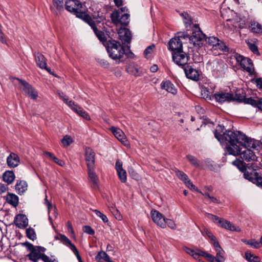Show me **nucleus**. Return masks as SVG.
Returning a JSON list of instances; mask_svg holds the SVG:
<instances>
[{
    "label": "nucleus",
    "mask_w": 262,
    "mask_h": 262,
    "mask_svg": "<svg viewBox=\"0 0 262 262\" xmlns=\"http://www.w3.org/2000/svg\"><path fill=\"white\" fill-rule=\"evenodd\" d=\"M119 38L122 41V44L114 39H111L108 40L105 45V47L109 57L115 60H118V63L120 62V59L125 54V45L126 43L129 44L132 39V34L130 30L126 28H120L118 30Z\"/></svg>",
    "instance_id": "1"
},
{
    "label": "nucleus",
    "mask_w": 262,
    "mask_h": 262,
    "mask_svg": "<svg viewBox=\"0 0 262 262\" xmlns=\"http://www.w3.org/2000/svg\"><path fill=\"white\" fill-rule=\"evenodd\" d=\"M227 137L233 142V146H226V151L229 155L238 156L241 151V147L252 148L258 150L257 147L262 144L259 141L248 138L240 131L229 132Z\"/></svg>",
    "instance_id": "2"
},
{
    "label": "nucleus",
    "mask_w": 262,
    "mask_h": 262,
    "mask_svg": "<svg viewBox=\"0 0 262 262\" xmlns=\"http://www.w3.org/2000/svg\"><path fill=\"white\" fill-rule=\"evenodd\" d=\"M232 164L243 173L245 179L254 184L256 185L259 179L262 178L257 172L258 166L255 163L246 164L243 161L236 159L232 162Z\"/></svg>",
    "instance_id": "3"
},
{
    "label": "nucleus",
    "mask_w": 262,
    "mask_h": 262,
    "mask_svg": "<svg viewBox=\"0 0 262 262\" xmlns=\"http://www.w3.org/2000/svg\"><path fill=\"white\" fill-rule=\"evenodd\" d=\"M168 49L172 51V60L179 66L187 63L188 57L183 51V43L179 38H171L168 43Z\"/></svg>",
    "instance_id": "4"
},
{
    "label": "nucleus",
    "mask_w": 262,
    "mask_h": 262,
    "mask_svg": "<svg viewBox=\"0 0 262 262\" xmlns=\"http://www.w3.org/2000/svg\"><path fill=\"white\" fill-rule=\"evenodd\" d=\"M66 9L67 11L73 13L77 17L84 21L89 20L90 15L80 10L82 8L81 2L77 0H67L65 3Z\"/></svg>",
    "instance_id": "5"
},
{
    "label": "nucleus",
    "mask_w": 262,
    "mask_h": 262,
    "mask_svg": "<svg viewBox=\"0 0 262 262\" xmlns=\"http://www.w3.org/2000/svg\"><path fill=\"white\" fill-rule=\"evenodd\" d=\"M126 7H122L119 10L114 11L111 15L112 22L117 25L119 24L127 26L129 23V14L125 13Z\"/></svg>",
    "instance_id": "6"
},
{
    "label": "nucleus",
    "mask_w": 262,
    "mask_h": 262,
    "mask_svg": "<svg viewBox=\"0 0 262 262\" xmlns=\"http://www.w3.org/2000/svg\"><path fill=\"white\" fill-rule=\"evenodd\" d=\"M229 132H233L229 129H225L224 126L222 125H218L216 129L214 132V134L215 138L217 139L221 143L227 142L226 146H233V142L232 140H230L229 137H227Z\"/></svg>",
    "instance_id": "7"
},
{
    "label": "nucleus",
    "mask_w": 262,
    "mask_h": 262,
    "mask_svg": "<svg viewBox=\"0 0 262 262\" xmlns=\"http://www.w3.org/2000/svg\"><path fill=\"white\" fill-rule=\"evenodd\" d=\"M206 35L203 33L201 30L193 31L192 35L189 37L190 43H192L194 47L201 48L203 46Z\"/></svg>",
    "instance_id": "8"
},
{
    "label": "nucleus",
    "mask_w": 262,
    "mask_h": 262,
    "mask_svg": "<svg viewBox=\"0 0 262 262\" xmlns=\"http://www.w3.org/2000/svg\"><path fill=\"white\" fill-rule=\"evenodd\" d=\"M17 79L19 82V83L23 86L21 88L22 90L27 94L31 99L36 100L38 97V93L32 85L24 80L19 78H17Z\"/></svg>",
    "instance_id": "9"
},
{
    "label": "nucleus",
    "mask_w": 262,
    "mask_h": 262,
    "mask_svg": "<svg viewBox=\"0 0 262 262\" xmlns=\"http://www.w3.org/2000/svg\"><path fill=\"white\" fill-rule=\"evenodd\" d=\"M184 71L186 76L187 78L194 81H198L200 79V75L198 71L193 68L191 66H189L186 63L184 66H181Z\"/></svg>",
    "instance_id": "10"
},
{
    "label": "nucleus",
    "mask_w": 262,
    "mask_h": 262,
    "mask_svg": "<svg viewBox=\"0 0 262 262\" xmlns=\"http://www.w3.org/2000/svg\"><path fill=\"white\" fill-rule=\"evenodd\" d=\"M85 22L89 24L90 26H91L96 36L98 37L99 40L101 41L105 46L106 42L108 41H107L106 36L102 31L99 30L97 29L95 23L92 21L91 16H90V19H89V20H86Z\"/></svg>",
    "instance_id": "11"
},
{
    "label": "nucleus",
    "mask_w": 262,
    "mask_h": 262,
    "mask_svg": "<svg viewBox=\"0 0 262 262\" xmlns=\"http://www.w3.org/2000/svg\"><path fill=\"white\" fill-rule=\"evenodd\" d=\"M152 221L158 226L162 228H165V218L163 214L156 210H151L150 212Z\"/></svg>",
    "instance_id": "12"
},
{
    "label": "nucleus",
    "mask_w": 262,
    "mask_h": 262,
    "mask_svg": "<svg viewBox=\"0 0 262 262\" xmlns=\"http://www.w3.org/2000/svg\"><path fill=\"white\" fill-rule=\"evenodd\" d=\"M85 160L88 168L95 167V152L91 148L86 147L85 149Z\"/></svg>",
    "instance_id": "13"
},
{
    "label": "nucleus",
    "mask_w": 262,
    "mask_h": 262,
    "mask_svg": "<svg viewBox=\"0 0 262 262\" xmlns=\"http://www.w3.org/2000/svg\"><path fill=\"white\" fill-rule=\"evenodd\" d=\"M55 240H60L63 244L69 247L75 255L78 254L79 251L76 246L72 243L71 241L64 235L59 234L54 237Z\"/></svg>",
    "instance_id": "14"
},
{
    "label": "nucleus",
    "mask_w": 262,
    "mask_h": 262,
    "mask_svg": "<svg viewBox=\"0 0 262 262\" xmlns=\"http://www.w3.org/2000/svg\"><path fill=\"white\" fill-rule=\"evenodd\" d=\"M14 223L18 228L25 229L28 226L29 222L26 215L18 214L15 216Z\"/></svg>",
    "instance_id": "15"
},
{
    "label": "nucleus",
    "mask_w": 262,
    "mask_h": 262,
    "mask_svg": "<svg viewBox=\"0 0 262 262\" xmlns=\"http://www.w3.org/2000/svg\"><path fill=\"white\" fill-rule=\"evenodd\" d=\"M185 250L187 253L192 256L195 259H199V260L200 256L212 258L211 256L209 255V253H207L199 249L193 250L191 248L186 247Z\"/></svg>",
    "instance_id": "16"
},
{
    "label": "nucleus",
    "mask_w": 262,
    "mask_h": 262,
    "mask_svg": "<svg viewBox=\"0 0 262 262\" xmlns=\"http://www.w3.org/2000/svg\"><path fill=\"white\" fill-rule=\"evenodd\" d=\"M214 98L219 103L231 102L233 100V94L229 93H218L214 94Z\"/></svg>",
    "instance_id": "17"
},
{
    "label": "nucleus",
    "mask_w": 262,
    "mask_h": 262,
    "mask_svg": "<svg viewBox=\"0 0 262 262\" xmlns=\"http://www.w3.org/2000/svg\"><path fill=\"white\" fill-rule=\"evenodd\" d=\"M111 130L115 137L123 144L125 146H127L128 144L125 135L121 129L115 127H112Z\"/></svg>",
    "instance_id": "18"
},
{
    "label": "nucleus",
    "mask_w": 262,
    "mask_h": 262,
    "mask_svg": "<svg viewBox=\"0 0 262 262\" xmlns=\"http://www.w3.org/2000/svg\"><path fill=\"white\" fill-rule=\"evenodd\" d=\"M6 162L9 167L15 168L19 165L20 158L16 154L11 152L7 158Z\"/></svg>",
    "instance_id": "19"
},
{
    "label": "nucleus",
    "mask_w": 262,
    "mask_h": 262,
    "mask_svg": "<svg viewBox=\"0 0 262 262\" xmlns=\"http://www.w3.org/2000/svg\"><path fill=\"white\" fill-rule=\"evenodd\" d=\"M116 169L117 171L119 178L122 183H125L126 181V172L122 168V163L118 160L116 162Z\"/></svg>",
    "instance_id": "20"
},
{
    "label": "nucleus",
    "mask_w": 262,
    "mask_h": 262,
    "mask_svg": "<svg viewBox=\"0 0 262 262\" xmlns=\"http://www.w3.org/2000/svg\"><path fill=\"white\" fill-rule=\"evenodd\" d=\"M15 189L16 192L19 195H23L27 190L28 184L26 181L24 180H17L15 185Z\"/></svg>",
    "instance_id": "21"
},
{
    "label": "nucleus",
    "mask_w": 262,
    "mask_h": 262,
    "mask_svg": "<svg viewBox=\"0 0 262 262\" xmlns=\"http://www.w3.org/2000/svg\"><path fill=\"white\" fill-rule=\"evenodd\" d=\"M216 252V254L215 257L213 256L212 255L209 254L211 256L212 258H209L208 257H204V258H206V259L210 262H224L225 261L224 258V253L225 252L223 249H221L220 250L216 249L215 250Z\"/></svg>",
    "instance_id": "22"
},
{
    "label": "nucleus",
    "mask_w": 262,
    "mask_h": 262,
    "mask_svg": "<svg viewBox=\"0 0 262 262\" xmlns=\"http://www.w3.org/2000/svg\"><path fill=\"white\" fill-rule=\"evenodd\" d=\"M241 158L247 162L255 161L257 159V157L254 152L250 149H247L243 152H240Z\"/></svg>",
    "instance_id": "23"
},
{
    "label": "nucleus",
    "mask_w": 262,
    "mask_h": 262,
    "mask_svg": "<svg viewBox=\"0 0 262 262\" xmlns=\"http://www.w3.org/2000/svg\"><path fill=\"white\" fill-rule=\"evenodd\" d=\"M161 87L162 89L166 90L168 92L173 95L177 93V89L176 88L173 84L169 80L162 82L161 84Z\"/></svg>",
    "instance_id": "24"
},
{
    "label": "nucleus",
    "mask_w": 262,
    "mask_h": 262,
    "mask_svg": "<svg viewBox=\"0 0 262 262\" xmlns=\"http://www.w3.org/2000/svg\"><path fill=\"white\" fill-rule=\"evenodd\" d=\"M51 9L56 15H58L63 10V0H53V6L51 7Z\"/></svg>",
    "instance_id": "25"
},
{
    "label": "nucleus",
    "mask_w": 262,
    "mask_h": 262,
    "mask_svg": "<svg viewBox=\"0 0 262 262\" xmlns=\"http://www.w3.org/2000/svg\"><path fill=\"white\" fill-rule=\"evenodd\" d=\"M88 171L89 178L93 183V187H97L98 184L99 179L95 172V167L88 168Z\"/></svg>",
    "instance_id": "26"
},
{
    "label": "nucleus",
    "mask_w": 262,
    "mask_h": 262,
    "mask_svg": "<svg viewBox=\"0 0 262 262\" xmlns=\"http://www.w3.org/2000/svg\"><path fill=\"white\" fill-rule=\"evenodd\" d=\"M2 178L3 181L9 185L14 182L15 176L13 170H7L3 173Z\"/></svg>",
    "instance_id": "27"
},
{
    "label": "nucleus",
    "mask_w": 262,
    "mask_h": 262,
    "mask_svg": "<svg viewBox=\"0 0 262 262\" xmlns=\"http://www.w3.org/2000/svg\"><path fill=\"white\" fill-rule=\"evenodd\" d=\"M35 61L37 65L41 69H43L46 68L47 62H46V58L41 53H37L35 55Z\"/></svg>",
    "instance_id": "28"
},
{
    "label": "nucleus",
    "mask_w": 262,
    "mask_h": 262,
    "mask_svg": "<svg viewBox=\"0 0 262 262\" xmlns=\"http://www.w3.org/2000/svg\"><path fill=\"white\" fill-rule=\"evenodd\" d=\"M41 255L42 254L40 253V251H38L37 249L35 248L27 255V257L30 260L33 262H37L40 259Z\"/></svg>",
    "instance_id": "29"
},
{
    "label": "nucleus",
    "mask_w": 262,
    "mask_h": 262,
    "mask_svg": "<svg viewBox=\"0 0 262 262\" xmlns=\"http://www.w3.org/2000/svg\"><path fill=\"white\" fill-rule=\"evenodd\" d=\"M126 70L127 73L136 77L140 76L141 75V72L139 71L137 66L134 63H130Z\"/></svg>",
    "instance_id": "30"
},
{
    "label": "nucleus",
    "mask_w": 262,
    "mask_h": 262,
    "mask_svg": "<svg viewBox=\"0 0 262 262\" xmlns=\"http://www.w3.org/2000/svg\"><path fill=\"white\" fill-rule=\"evenodd\" d=\"M218 225L223 228L227 229L230 231L236 230L235 226L233 225L230 222L222 218L219 221Z\"/></svg>",
    "instance_id": "31"
},
{
    "label": "nucleus",
    "mask_w": 262,
    "mask_h": 262,
    "mask_svg": "<svg viewBox=\"0 0 262 262\" xmlns=\"http://www.w3.org/2000/svg\"><path fill=\"white\" fill-rule=\"evenodd\" d=\"M7 201L9 204L16 207L18 205V197L14 193H9L7 196Z\"/></svg>",
    "instance_id": "32"
},
{
    "label": "nucleus",
    "mask_w": 262,
    "mask_h": 262,
    "mask_svg": "<svg viewBox=\"0 0 262 262\" xmlns=\"http://www.w3.org/2000/svg\"><path fill=\"white\" fill-rule=\"evenodd\" d=\"M211 66L213 74L216 76H220L222 69L221 64L217 61H214L211 63Z\"/></svg>",
    "instance_id": "33"
},
{
    "label": "nucleus",
    "mask_w": 262,
    "mask_h": 262,
    "mask_svg": "<svg viewBox=\"0 0 262 262\" xmlns=\"http://www.w3.org/2000/svg\"><path fill=\"white\" fill-rule=\"evenodd\" d=\"M249 28L253 33H260L262 32L261 25L255 21H251L250 22Z\"/></svg>",
    "instance_id": "34"
},
{
    "label": "nucleus",
    "mask_w": 262,
    "mask_h": 262,
    "mask_svg": "<svg viewBox=\"0 0 262 262\" xmlns=\"http://www.w3.org/2000/svg\"><path fill=\"white\" fill-rule=\"evenodd\" d=\"M73 111L86 120H90V117L88 113L79 105H77L76 107L74 108Z\"/></svg>",
    "instance_id": "35"
},
{
    "label": "nucleus",
    "mask_w": 262,
    "mask_h": 262,
    "mask_svg": "<svg viewBox=\"0 0 262 262\" xmlns=\"http://www.w3.org/2000/svg\"><path fill=\"white\" fill-rule=\"evenodd\" d=\"M95 259L98 262L101 261L102 259H103L104 261L107 262H110L111 260L110 256L106 254V253L102 251L98 253L97 255L95 256Z\"/></svg>",
    "instance_id": "36"
},
{
    "label": "nucleus",
    "mask_w": 262,
    "mask_h": 262,
    "mask_svg": "<svg viewBox=\"0 0 262 262\" xmlns=\"http://www.w3.org/2000/svg\"><path fill=\"white\" fill-rule=\"evenodd\" d=\"M241 67L247 72L251 74L254 71L253 64L252 60L250 59V61L247 62L245 61V62L242 63Z\"/></svg>",
    "instance_id": "37"
},
{
    "label": "nucleus",
    "mask_w": 262,
    "mask_h": 262,
    "mask_svg": "<svg viewBox=\"0 0 262 262\" xmlns=\"http://www.w3.org/2000/svg\"><path fill=\"white\" fill-rule=\"evenodd\" d=\"M219 40L218 38L214 36L209 37L208 38L206 37L205 38V41H206L207 43H208L209 46H212V48L214 49L218 42H219Z\"/></svg>",
    "instance_id": "38"
},
{
    "label": "nucleus",
    "mask_w": 262,
    "mask_h": 262,
    "mask_svg": "<svg viewBox=\"0 0 262 262\" xmlns=\"http://www.w3.org/2000/svg\"><path fill=\"white\" fill-rule=\"evenodd\" d=\"M245 258L249 262H259L260 261L258 256H254L248 251L245 252Z\"/></svg>",
    "instance_id": "39"
},
{
    "label": "nucleus",
    "mask_w": 262,
    "mask_h": 262,
    "mask_svg": "<svg viewBox=\"0 0 262 262\" xmlns=\"http://www.w3.org/2000/svg\"><path fill=\"white\" fill-rule=\"evenodd\" d=\"M186 158L192 166L195 167L200 166V161L194 156L188 155L186 156Z\"/></svg>",
    "instance_id": "40"
},
{
    "label": "nucleus",
    "mask_w": 262,
    "mask_h": 262,
    "mask_svg": "<svg viewBox=\"0 0 262 262\" xmlns=\"http://www.w3.org/2000/svg\"><path fill=\"white\" fill-rule=\"evenodd\" d=\"M202 234L205 237L208 238L211 241H214L215 236L213 235L211 232L206 228H204L201 230Z\"/></svg>",
    "instance_id": "41"
},
{
    "label": "nucleus",
    "mask_w": 262,
    "mask_h": 262,
    "mask_svg": "<svg viewBox=\"0 0 262 262\" xmlns=\"http://www.w3.org/2000/svg\"><path fill=\"white\" fill-rule=\"evenodd\" d=\"M26 236L32 241H34L37 238L35 230L32 227H29L26 229Z\"/></svg>",
    "instance_id": "42"
},
{
    "label": "nucleus",
    "mask_w": 262,
    "mask_h": 262,
    "mask_svg": "<svg viewBox=\"0 0 262 262\" xmlns=\"http://www.w3.org/2000/svg\"><path fill=\"white\" fill-rule=\"evenodd\" d=\"M176 176L182 181H183L185 183V182H187L189 179H188V176L183 171L179 170L176 169L174 170Z\"/></svg>",
    "instance_id": "43"
},
{
    "label": "nucleus",
    "mask_w": 262,
    "mask_h": 262,
    "mask_svg": "<svg viewBox=\"0 0 262 262\" xmlns=\"http://www.w3.org/2000/svg\"><path fill=\"white\" fill-rule=\"evenodd\" d=\"M244 102L246 104H250L255 107H257L258 98L255 99L252 97L246 98L245 97Z\"/></svg>",
    "instance_id": "44"
},
{
    "label": "nucleus",
    "mask_w": 262,
    "mask_h": 262,
    "mask_svg": "<svg viewBox=\"0 0 262 262\" xmlns=\"http://www.w3.org/2000/svg\"><path fill=\"white\" fill-rule=\"evenodd\" d=\"M215 50H220L223 52H228L229 51V48L225 45L222 41L219 40V42L216 45Z\"/></svg>",
    "instance_id": "45"
},
{
    "label": "nucleus",
    "mask_w": 262,
    "mask_h": 262,
    "mask_svg": "<svg viewBox=\"0 0 262 262\" xmlns=\"http://www.w3.org/2000/svg\"><path fill=\"white\" fill-rule=\"evenodd\" d=\"M242 241L245 244L250 245L251 246L257 249L259 248V242L256 241L255 239H251L250 241H247L246 239H242Z\"/></svg>",
    "instance_id": "46"
},
{
    "label": "nucleus",
    "mask_w": 262,
    "mask_h": 262,
    "mask_svg": "<svg viewBox=\"0 0 262 262\" xmlns=\"http://www.w3.org/2000/svg\"><path fill=\"white\" fill-rule=\"evenodd\" d=\"M61 142L64 146L68 147L73 142V140L70 136L66 135L62 139Z\"/></svg>",
    "instance_id": "47"
},
{
    "label": "nucleus",
    "mask_w": 262,
    "mask_h": 262,
    "mask_svg": "<svg viewBox=\"0 0 262 262\" xmlns=\"http://www.w3.org/2000/svg\"><path fill=\"white\" fill-rule=\"evenodd\" d=\"M205 215L207 216V217L212 221L214 223L217 224L218 225L219 223V221L221 218H220L219 216L214 215L211 213L205 212Z\"/></svg>",
    "instance_id": "48"
},
{
    "label": "nucleus",
    "mask_w": 262,
    "mask_h": 262,
    "mask_svg": "<svg viewBox=\"0 0 262 262\" xmlns=\"http://www.w3.org/2000/svg\"><path fill=\"white\" fill-rule=\"evenodd\" d=\"M236 59L238 62H239L241 66H242V63L243 62H245V61L247 62L250 61V59L249 58H246L240 54H236L235 56Z\"/></svg>",
    "instance_id": "49"
},
{
    "label": "nucleus",
    "mask_w": 262,
    "mask_h": 262,
    "mask_svg": "<svg viewBox=\"0 0 262 262\" xmlns=\"http://www.w3.org/2000/svg\"><path fill=\"white\" fill-rule=\"evenodd\" d=\"M185 184H186L187 187L190 189L191 190L196 191L199 193H202V191L198 189V188L196 187L193 184L190 180H189L187 182H185Z\"/></svg>",
    "instance_id": "50"
},
{
    "label": "nucleus",
    "mask_w": 262,
    "mask_h": 262,
    "mask_svg": "<svg viewBox=\"0 0 262 262\" xmlns=\"http://www.w3.org/2000/svg\"><path fill=\"white\" fill-rule=\"evenodd\" d=\"M247 45L248 46L250 50L255 54H259V52L258 50L257 47L256 46L255 44L253 43H251L250 42H247Z\"/></svg>",
    "instance_id": "51"
},
{
    "label": "nucleus",
    "mask_w": 262,
    "mask_h": 262,
    "mask_svg": "<svg viewBox=\"0 0 262 262\" xmlns=\"http://www.w3.org/2000/svg\"><path fill=\"white\" fill-rule=\"evenodd\" d=\"M94 212L97 216H98L101 219V220L103 221L104 223H107L108 222L107 216L105 214L101 212L100 211L98 210H94Z\"/></svg>",
    "instance_id": "52"
},
{
    "label": "nucleus",
    "mask_w": 262,
    "mask_h": 262,
    "mask_svg": "<svg viewBox=\"0 0 262 262\" xmlns=\"http://www.w3.org/2000/svg\"><path fill=\"white\" fill-rule=\"evenodd\" d=\"M245 98V96L236 93L234 96L233 95V100L232 101H236L238 102H244Z\"/></svg>",
    "instance_id": "53"
},
{
    "label": "nucleus",
    "mask_w": 262,
    "mask_h": 262,
    "mask_svg": "<svg viewBox=\"0 0 262 262\" xmlns=\"http://www.w3.org/2000/svg\"><path fill=\"white\" fill-rule=\"evenodd\" d=\"M83 231L84 232L86 233L89 235H93L95 234V231L92 227L88 225H85L83 227Z\"/></svg>",
    "instance_id": "54"
},
{
    "label": "nucleus",
    "mask_w": 262,
    "mask_h": 262,
    "mask_svg": "<svg viewBox=\"0 0 262 262\" xmlns=\"http://www.w3.org/2000/svg\"><path fill=\"white\" fill-rule=\"evenodd\" d=\"M166 225L171 229H175L176 228V225L172 220L165 218V227Z\"/></svg>",
    "instance_id": "55"
},
{
    "label": "nucleus",
    "mask_w": 262,
    "mask_h": 262,
    "mask_svg": "<svg viewBox=\"0 0 262 262\" xmlns=\"http://www.w3.org/2000/svg\"><path fill=\"white\" fill-rule=\"evenodd\" d=\"M111 211L113 213L116 219L119 221H121L122 220V216H121L120 213L117 209L113 208Z\"/></svg>",
    "instance_id": "56"
},
{
    "label": "nucleus",
    "mask_w": 262,
    "mask_h": 262,
    "mask_svg": "<svg viewBox=\"0 0 262 262\" xmlns=\"http://www.w3.org/2000/svg\"><path fill=\"white\" fill-rule=\"evenodd\" d=\"M177 34H178V36L176 37V38H179L180 39L181 38H184V39H186V38H189V37L190 36L188 34V33L185 32H179L177 33Z\"/></svg>",
    "instance_id": "57"
},
{
    "label": "nucleus",
    "mask_w": 262,
    "mask_h": 262,
    "mask_svg": "<svg viewBox=\"0 0 262 262\" xmlns=\"http://www.w3.org/2000/svg\"><path fill=\"white\" fill-rule=\"evenodd\" d=\"M21 245L25 246L30 252L35 248V247L32 244L28 242L21 243Z\"/></svg>",
    "instance_id": "58"
},
{
    "label": "nucleus",
    "mask_w": 262,
    "mask_h": 262,
    "mask_svg": "<svg viewBox=\"0 0 262 262\" xmlns=\"http://www.w3.org/2000/svg\"><path fill=\"white\" fill-rule=\"evenodd\" d=\"M210 243L211 244L213 245V246L215 249V250H216V249L220 250L221 249H222V247H221L219 243L216 241V237L214 238V241H211Z\"/></svg>",
    "instance_id": "59"
},
{
    "label": "nucleus",
    "mask_w": 262,
    "mask_h": 262,
    "mask_svg": "<svg viewBox=\"0 0 262 262\" xmlns=\"http://www.w3.org/2000/svg\"><path fill=\"white\" fill-rule=\"evenodd\" d=\"M57 94L59 97L61 98L65 103H68V97L65 95L64 93L60 91H58Z\"/></svg>",
    "instance_id": "60"
},
{
    "label": "nucleus",
    "mask_w": 262,
    "mask_h": 262,
    "mask_svg": "<svg viewBox=\"0 0 262 262\" xmlns=\"http://www.w3.org/2000/svg\"><path fill=\"white\" fill-rule=\"evenodd\" d=\"M129 173L130 176L134 179L137 180L139 178V174L133 169L129 170Z\"/></svg>",
    "instance_id": "61"
},
{
    "label": "nucleus",
    "mask_w": 262,
    "mask_h": 262,
    "mask_svg": "<svg viewBox=\"0 0 262 262\" xmlns=\"http://www.w3.org/2000/svg\"><path fill=\"white\" fill-rule=\"evenodd\" d=\"M98 62L101 66L104 68H107L109 66V63L107 60L103 59H98Z\"/></svg>",
    "instance_id": "62"
},
{
    "label": "nucleus",
    "mask_w": 262,
    "mask_h": 262,
    "mask_svg": "<svg viewBox=\"0 0 262 262\" xmlns=\"http://www.w3.org/2000/svg\"><path fill=\"white\" fill-rule=\"evenodd\" d=\"M40 259H41L44 262H54L55 260H52L49 256L45 254H42Z\"/></svg>",
    "instance_id": "63"
},
{
    "label": "nucleus",
    "mask_w": 262,
    "mask_h": 262,
    "mask_svg": "<svg viewBox=\"0 0 262 262\" xmlns=\"http://www.w3.org/2000/svg\"><path fill=\"white\" fill-rule=\"evenodd\" d=\"M255 83L258 89H262V78H256L255 79Z\"/></svg>",
    "instance_id": "64"
}]
</instances>
